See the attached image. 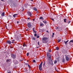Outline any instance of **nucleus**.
I'll return each mask as SVG.
<instances>
[{
	"mask_svg": "<svg viewBox=\"0 0 73 73\" xmlns=\"http://www.w3.org/2000/svg\"><path fill=\"white\" fill-rule=\"evenodd\" d=\"M41 41H42L43 43H47L48 42L49 39L48 38L45 37L42 38Z\"/></svg>",
	"mask_w": 73,
	"mask_h": 73,
	"instance_id": "1",
	"label": "nucleus"
},
{
	"mask_svg": "<svg viewBox=\"0 0 73 73\" xmlns=\"http://www.w3.org/2000/svg\"><path fill=\"white\" fill-rule=\"evenodd\" d=\"M51 58H52V57H51V56H50L49 57V58H48V60L49 63L51 64V65L53 66V61H52V60H50Z\"/></svg>",
	"mask_w": 73,
	"mask_h": 73,
	"instance_id": "2",
	"label": "nucleus"
},
{
	"mask_svg": "<svg viewBox=\"0 0 73 73\" xmlns=\"http://www.w3.org/2000/svg\"><path fill=\"white\" fill-rule=\"evenodd\" d=\"M42 62H41V63L40 64V65L39 66V70L40 71H41L42 70Z\"/></svg>",
	"mask_w": 73,
	"mask_h": 73,
	"instance_id": "3",
	"label": "nucleus"
},
{
	"mask_svg": "<svg viewBox=\"0 0 73 73\" xmlns=\"http://www.w3.org/2000/svg\"><path fill=\"white\" fill-rule=\"evenodd\" d=\"M11 56V57H12L13 59H15L16 57V55L15 54H12Z\"/></svg>",
	"mask_w": 73,
	"mask_h": 73,
	"instance_id": "4",
	"label": "nucleus"
},
{
	"mask_svg": "<svg viewBox=\"0 0 73 73\" xmlns=\"http://www.w3.org/2000/svg\"><path fill=\"white\" fill-rule=\"evenodd\" d=\"M27 27L29 28H31L32 27V23H29L27 24Z\"/></svg>",
	"mask_w": 73,
	"mask_h": 73,
	"instance_id": "5",
	"label": "nucleus"
},
{
	"mask_svg": "<svg viewBox=\"0 0 73 73\" xmlns=\"http://www.w3.org/2000/svg\"><path fill=\"white\" fill-rule=\"evenodd\" d=\"M28 15L29 16H30V17H32V13L30 12V11H28L27 12Z\"/></svg>",
	"mask_w": 73,
	"mask_h": 73,
	"instance_id": "6",
	"label": "nucleus"
},
{
	"mask_svg": "<svg viewBox=\"0 0 73 73\" xmlns=\"http://www.w3.org/2000/svg\"><path fill=\"white\" fill-rule=\"evenodd\" d=\"M6 43L7 44H9V45H11V43H12V42L10 40H7L6 41Z\"/></svg>",
	"mask_w": 73,
	"mask_h": 73,
	"instance_id": "7",
	"label": "nucleus"
},
{
	"mask_svg": "<svg viewBox=\"0 0 73 73\" xmlns=\"http://www.w3.org/2000/svg\"><path fill=\"white\" fill-rule=\"evenodd\" d=\"M66 59L67 61H68L69 60V58H68V56H65Z\"/></svg>",
	"mask_w": 73,
	"mask_h": 73,
	"instance_id": "8",
	"label": "nucleus"
},
{
	"mask_svg": "<svg viewBox=\"0 0 73 73\" xmlns=\"http://www.w3.org/2000/svg\"><path fill=\"white\" fill-rule=\"evenodd\" d=\"M18 15V14H14L13 15V17H15V18L16 17H17V16H17Z\"/></svg>",
	"mask_w": 73,
	"mask_h": 73,
	"instance_id": "9",
	"label": "nucleus"
},
{
	"mask_svg": "<svg viewBox=\"0 0 73 73\" xmlns=\"http://www.w3.org/2000/svg\"><path fill=\"white\" fill-rule=\"evenodd\" d=\"M47 56L48 57H49L48 58H49V57H50V56H51L50 55V54H49V53L47 52Z\"/></svg>",
	"mask_w": 73,
	"mask_h": 73,
	"instance_id": "10",
	"label": "nucleus"
},
{
	"mask_svg": "<svg viewBox=\"0 0 73 73\" xmlns=\"http://www.w3.org/2000/svg\"><path fill=\"white\" fill-rule=\"evenodd\" d=\"M58 39L57 41H58V42H60V41H61V38H58Z\"/></svg>",
	"mask_w": 73,
	"mask_h": 73,
	"instance_id": "11",
	"label": "nucleus"
},
{
	"mask_svg": "<svg viewBox=\"0 0 73 73\" xmlns=\"http://www.w3.org/2000/svg\"><path fill=\"white\" fill-rule=\"evenodd\" d=\"M68 41H69V40H68L66 41H64V43H65V44H66V45H67V43H68Z\"/></svg>",
	"mask_w": 73,
	"mask_h": 73,
	"instance_id": "12",
	"label": "nucleus"
},
{
	"mask_svg": "<svg viewBox=\"0 0 73 73\" xmlns=\"http://www.w3.org/2000/svg\"><path fill=\"white\" fill-rule=\"evenodd\" d=\"M35 27H34L33 28V32H34V33H36V31H35Z\"/></svg>",
	"mask_w": 73,
	"mask_h": 73,
	"instance_id": "13",
	"label": "nucleus"
},
{
	"mask_svg": "<svg viewBox=\"0 0 73 73\" xmlns=\"http://www.w3.org/2000/svg\"><path fill=\"white\" fill-rule=\"evenodd\" d=\"M62 62H65V59L64 58H62Z\"/></svg>",
	"mask_w": 73,
	"mask_h": 73,
	"instance_id": "14",
	"label": "nucleus"
},
{
	"mask_svg": "<svg viewBox=\"0 0 73 73\" xmlns=\"http://www.w3.org/2000/svg\"><path fill=\"white\" fill-rule=\"evenodd\" d=\"M71 22L70 21H69V20H67V21H66V23H68V24H69V23H70Z\"/></svg>",
	"mask_w": 73,
	"mask_h": 73,
	"instance_id": "15",
	"label": "nucleus"
},
{
	"mask_svg": "<svg viewBox=\"0 0 73 73\" xmlns=\"http://www.w3.org/2000/svg\"><path fill=\"white\" fill-rule=\"evenodd\" d=\"M5 14V13H4V12H3V13H2V16H4Z\"/></svg>",
	"mask_w": 73,
	"mask_h": 73,
	"instance_id": "16",
	"label": "nucleus"
},
{
	"mask_svg": "<svg viewBox=\"0 0 73 73\" xmlns=\"http://www.w3.org/2000/svg\"><path fill=\"white\" fill-rule=\"evenodd\" d=\"M15 40H11V41L12 42H11V43H14V42H15Z\"/></svg>",
	"mask_w": 73,
	"mask_h": 73,
	"instance_id": "17",
	"label": "nucleus"
},
{
	"mask_svg": "<svg viewBox=\"0 0 73 73\" xmlns=\"http://www.w3.org/2000/svg\"><path fill=\"white\" fill-rule=\"evenodd\" d=\"M43 22L45 24H46L47 23L46 21H43Z\"/></svg>",
	"mask_w": 73,
	"mask_h": 73,
	"instance_id": "18",
	"label": "nucleus"
},
{
	"mask_svg": "<svg viewBox=\"0 0 73 73\" xmlns=\"http://www.w3.org/2000/svg\"><path fill=\"white\" fill-rule=\"evenodd\" d=\"M70 42H72L73 43V40H70V42H69V44H70Z\"/></svg>",
	"mask_w": 73,
	"mask_h": 73,
	"instance_id": "19",
	"label": "nucleus"
},
{
	"mask_svg": "<svg viewBox=\"0 0 73 73\" xmlns=\"http://www.w3.org/2000/svg\"><path fill=\"white\" fill-rule=\"evenodd\" d=\"M34 11H37V8H34Z\"/></svg>",
	"mask_w": 73,
	"mask_h": 73,
	"instance_id": "20",
	"label": "nucleus"
},
{
	"mask_svg": "<svg viewBox=\"0 0 73 73\" xmlns=\"http://www.w3.org/2000/svg\"><path fill=\"white\" fill-rule=\"evenodd\" d=\"M40 20H41V19H42V20H44V18H43L42 17H40Z\"/></svg>",
	"mask_w": 73,
	"mask_h": 73,
	"instance_id": "21",
	"label": "nucleus"
},
{
	"mask_svg": "<svg viewBox=\"0 0 73 73\" xmlns=\"http://www.w3.org/2000/svg\"><path fill=\"white\" fill-rule=\"evenodd\" d=\"M40 26H44V24H43L42 23H41L40 24Z\"/></svg>",
	"mask_w": 73,
	"mask_h": 73,
	"instance_id": "22",
	"label": "nucleus"
},
{
	"mask_svg": "<svg viewBox=\"0 0 73 73\" xmlns=\"http://www.w3.org/2000/svg\"><path fill=\"white\" fill-rule=\"evenodd\" d=\"M32 39L34 40H36V38L34 37H33Z\"/></svg>",
	"mask_w": 73,
	"mask_h": 73,
	"instance_id": "23",
	"label": "nucleus"
},
{
	"mask_svg": "<svg viewBox=\"0 0 73 73\" xmlns=\"http://www.w3.org/2000/svg\"><path fill=\"white\" fill-rule=\"evenodd\" d=\"M57 62V60H55L54 62V64H56Z\"/></svg>",
	"mask_w": 73,
	"mask_h": 73,
	"instance_id": "24",
	"label": "nucleus"
},
{
	"mask_svg": "<svg viewBox=\"0 0 73 73\" xmlns=\"http://www.w3.org/2000/svg\"><path fill=\"white\" fill-rule=\"evenodd\" d=\"M32 61L33 62H36V60H33Z\"/></svg>",
	"mask_w": 73,
	"mask_h": 73,
	"instance_id": "25",
	"label": "nucleus"
},
{
	"mask_svg": "<svg viewBox=\"0 0 73 73\" xmlns=\"http://www.w3.org/2000/svg\"><path fill=\"white\" fill-rule=\"evenodd\" d=\"M66 19H64V23H66Z\"/></svg>",
	"mask_w": 73,
	"mask_h": 73,
	"instance_id": "26",
	"label": "nucleus"
},
{
	"mask_svg": "<svg viewBox=\"0 0 73 73\" xmlns=\"http://www.w3.org/2000/svg\"><path fill=\"white\" fill-rule=\"evenodd\" d=\"M56 50H58L59 48H58V47H56Z\"/></svg>",
	"mask_w": 73,
	"mask_h": 73,
	"instance_id": "27",
	"label": "nucleus"
},
{
	"mask_svg": "<svg viewBox=\"0 0 73 73\" xmlns=\"http://www.w3.org/2000/svg\"><path fill=\"white\" fill-rule=\"evenodd\" d=\"M51 20H52L53 21H54V19H53V18H51Z\"/></svg>",
	"mask_w": 73,
	"mask_h": 73,
	"instance_id": "28",
	"label": "nucleus"
},
{
	"mask_svg": "<svg viewBox=\"0 0 73 73\" xmlns=\"http://www.w3.org/2000/svg\"><path fill=\"white\" fill-rule=\"evenodd\" d=\"M28 66H29V68H30V69L31 68V67L29 65V64H28Z\"/></svg>",
	"mask_w": 73,
	"mask_h": 73,
	"instance_id": "29",
	"label": "nucleus"
},
{
	"mask_svg": "<svg viewBox=\"0 0 73 73\" xmlns=\"http://www.w3.org/2000/svg\"><path fill=\"white\" fill-rule=\"evenodd\" d=\"M27 56H29V53H27Z\"/></svg>",
	"mask_w": 73,
	"mask_h": 73,
	"instance_id": "30",
	"label": "nucleus"
},
{
	"mask_svg": "<svg viewBox=\"0 0 73 73\" xmlns=\"http://www.w3.org/2000/svg\"><path fill=\"white\" fill-rule=\"evenodd\" d=\"M9 61V59H7V62H8Z\"/></svg>",
	"mask_w": 73,
	"mask_h": 73,
	"instance_id": "31",
	"label": "nucleus"
},
{
	"mask_svg": "<svg viewBox=\"0 0 73 73\" xmlns=\"http://www.w3.org/2000/svg\"><path fill=\"white\" fill-rule=\"evenodd\" d=\"M34 36L35 37H36V36H37V34H35L34 35Z\"/></svg>",
	"mask_w": 73,
	"mask_h": 73,
	"instance_id": "32",
	"label": "nucleus"
},
{
	"mask_svg": "<svg viewBox=\"0 0 73 73\" xmlns=\"http://www.w3.org/2000/svg\"><path fill=\"white\" fill-rule=\"evenodd\" d=\"M23 47H24V46H25V43H23Z\"/></svg>",
	"mask_w": 73,
	"mask_h": 73,
	"instance_id": "33",
	"label": "nucleus"
},
{
	"mask_svg": "<svg viewBox=\"0 0 73 73\" xmlns=\"http://www.w3.org/2000/svg\"><path fill=\"white\" fill-rule=\"evenodd\" d=\"M40 43L39 42H38V44L39 46H40V44H39Z\"/></svg>",
	"mask_w": 73,
	"mask_h": 73,
	"instance_id": "34",
	"label": "nucleus"
},
{
	"mask_svg": "<svg viewBox=\"0 0 73 73\" xmlns=\"http://www.w3.org/2000/svg\"><path fill=\"white\" fill-rule=\"evenodd\" d=\"M45 62H44V63L43 64V66H45Z\"/></svg>",
	"mask_w": 73,
	"mask_h": 73,
	"instance_id": "35",
	"label": "nucleus"
},
{
	"mask_svg": "<svg viewBox=\"0 0 73 73\" xmlns=\"http://www.w3.org/2000/svg\"><path fill=\"white\" fill-rule=\"evenodd\" d=\"M48 52H51V51L50 50H48Z\"/></svg>",
	"mask_w": 73,
	"mask_h": 73,
	"instance_id": "36",
	"label": "nucleus"
},
{
	"mask_svg": "<svg viewBox=\"0 0 73 73\" xmlns=\"http://www.w3.org/2000/svg\"><path fill=\"white\" fill-rule=\"evenodd\" d=\"M39 37H40V36H38L37 37V38H39Z\"/></svg>",
	"mask_w": 73,
	"mask_h": 73,
	"instance_id": "37",
	"label": "nucleus"
},
{
	"mask_svg": "<svg viewBox=\"0 0 73 73\" xmlns=\"http://www.w3.org/2000/svg\"><path fill=\"white\" fill-rule=\"evenodd\" d=\"M52 35H53V36H54V33H52Z\"/></svg>",
	"mask_w": 73,
	"mask_h": 73,
	"instance_id": "38",
	"label": "nucleus"
},
{
	"mask_svg": "<svg viewBox=\"0 0 73 73\" xmlns=\"http://www.w3.org/2000/svg\"><path fill=\"white\" fill-rule=\"evenodd\" d=\"M56 29H58V27H57L56 28Z\"/></svg>",
	"mask_w": 73,
	"mask_h": 73,
	"instance_id": "39",
	"label": "nucleus"
},
{
	"mask_svg": "<svg viewBox=\"0 0 73 73\" xmlns=\"http://www.w3.org/2000/svg\"><path fill=\"white\" fill-rule=\"evenodd\" d=\"M2 1H3L4 0H1Z\"/></svg>",
	"mask_w": 73,
	"mask_h": 73,
	"instance_id": "40",
	"label": "nucleus"
},
{
	"mask_svg": "<svg viewBox=\"0 0 73 73\" xmlns=\"http://www.w3.org/2000/svg\"><path fill=\"white\" fill-rule=\"evenodd\" d=\"M27 19H28V20H29V18H27Z\"/></svg>",
	"mask_w": 73,
	"mask_h": 73,
	"instance_id": "41",
	"label": "nucleus"
},
{
	"mask_svg": "<svg viewBox=\"0 0 73 73\" xmlns=\"http://www.w3.org/2000/svg\"><path fill=\"white\" fill-rule=\"evenodd\" d=\"M54 35H52V37H54V36H53Z\"/></svg>",
	"mask_w": 73,
	"mask_h": 73,
	"instance_id": "42",
	"label": "nucleus"
},
{
	"mask_svg": "<svg viewBox=\"0 0 73 73\" xmlns=\"http://www.w3.org/2000/svg\"><path fill=\"white\" fill-rule=\"evenodd\" d=\"M11 48H13V47H12L11 46H10Z\"/></svg>",
	"mask_w": 73,
	"mask_h": 73,
	"instance_id": "43",
	"label": "nucleus"
},
{
	"mask_svg": "<svg viewBox=\"0 0 73 73\" xmlns=\"http://www.w3.org/2000/svg\"><path fill=\"white\" fill-rule=\"evenodd\" d=\"M33 21H35V19H33Z\"/></svg>",
	"mask_w": 73,
	"mask_h": 73,
	"instance_id": "44",
	"label": "nucleus"
},
{
	"mask_svg": "<svg viewBox=\"0 0 73 73\" xmlns=\"http://www.w3.org/2000/svg\"><path fill=\"white\" fill-rule=\"evenodd\" d=\"M18 23H19V21H17V23L18 24Z\"/></svg>",
	"mask_w": 73,
	"mask_h": 73,
	"instance_id": "45",
	"label": "nucleus"
},
{
	"mask_svg": "<svg viewBox=\"0 0 73 73\" xmlns=\"http://www.w3.org/2000/svg\"><path fill=\"white\" fill-rule=\"evenodd\" d=\"M46 32H48V31H46Z\"/></svg>",
	"mask_w": 73,
	"mask_h": 73,
	"instance_id": "46",
	"label": "nucleus"
},
{
	"mask_svg": "<svg viewBox=\"0 0 73 73\" xmlns=\"http://www.w3.org/2000/svg\"><path fill=\"white\" fill-rule=\"evenodd\" d=\"M25 46H27V44H25Z\"/></svg>",
	"mask_w": 73,
	"mask_h": 73,
	"instance_id": "47",
	"label": "nucleus"
},
{
	"mask_svg": "<svg viewBox=\"0 0 73 73\" xmlns=\"http://www.w3.org/2000/svg\"><path fill=\"white\" fill-rule=\"evenodd\" d=\"M25 65H27L28 64H25Z\"/></svg>",
	"mask_w": 73,
	"mask_h": 73,
	"instance_id": "48",
	"label": "nucleus"
},
{
	"mask_svg": "<svg viewBox=\"0 0 73 73\" xmlns=\"http://www.w3.org/2000/svg\"><path fill=\"white\" fill-rule=\"evenodd\" d=\"M26 31H28V29H27L26 30Z\"/></svg>",
	"mask_w": 73,
	"mask_h": 73,
	"instance_id": "49",
	"label": "nucleus"
},
{
	"mask_svg": "<svg viewBox=\"0 0 73 73\" xmlns=\"http://www.w3.org/2000/svg\"><path fill=\"white\" fill-rule=\"evenodd\" d=\"M30 1H33V0H30Z\"/></svg>",
	"mask_w": 73,
	"mask_h": 73,
	"instance_id": "50",
	"label": "nucleus"
},
{
	"mask_svg": "<svg viewBox=\"0 0 73 73\" xmlns=\"http://www.w3.org/2000/svg\"><path fill=\"white\" fill-rule=\"evenodd\" d=\"M9 16H11V15H9Z\"/></svg>",
	"mask_w": 73,
	"mask_h": 73,
	"instance_id": "51",
	"label": "nucleus"
},
{
	"mask_svg": "<svg viewBox=\"0 0 73 73\" xmlns=\"http://www.w3.org/2000/svg\"><path fill=\"white\" fill-rule=\"evenodd\" d=\"M38 48V47H37V48Z\"/></svg>",
	"mask_w": 73,
	"mask_h": 73,
	"instance_id": "52",
	"label": "nucleus"
},
{
	"mask_svg": "<svg viewBox=\"0 0 73 73\" xmlns=\"http://www.w3.org/2000/svg\"><path fill=\"white\" fill-rule=\"evenodd\" d=\"M56 71H57V70H56Z\"/></svg>",
	"mask_w": 73,
	"mask_h": 73,
	"instance_id": "53",
	"label": "nucleus"
},
{
	"mask_svg": "<svg viewBox=\"0 0 73 73\" xmlns=\"http://www.w3.org/2000/svg\"><path fill=\"white\" fill-rule=\"evenodd\" d=\"M66 56V55H65V56Z\"/></svg>",
	"mask_w": 73,
	"mask_h": 73,
	"instance_id": "54",
	"label": "nucleus"
},
{
	"mask_svg": "<svg viewBox=\"0 0 73 73\" xmlns=\"http://www.w3.org/2000/svg\"><path fill=\"white\" fill-rule=\"evenodd\" d=\"M27 62H28V61H27Z\"/></svg>",
	"mask_w": 73,
	"mask_h": 73,
	"instance_id": "55",
	"label": "nucleus"
},
{
	"mask_svg": "<svg viewBox=\"0 0 73 73\" xmlns=\"http://www.w3.org/2000/svg\"><path fill=\"white\" fill-rule=\"evenodd\" d=\"M37 12L38 13V12Z\"/></svg>",
	"mask_w": 73,
	"mask_h": 73,
	"instance_id": "56",
	"label": "nucleus"
}]
</instances>
